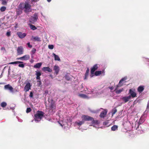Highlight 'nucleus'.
Listing matches in <instances>:
<instances>
[{
	"label": "nucleus",
	"mask_w": 149,
	"mask_h": 149,
	"mask_svg": "<svg viewBox=\"0 0 149 149\" xmlns=\"http://www.w3.org/2000/svg\"><path fill=\"white\" fill-rule=\"evenodd\" d=\"M80 87L81 88V91H84L87 94H94L95 93H97L96 91H95L94 89H91L90 88H88L87 87H86L85 88H84V87L83 84H82L81 85Z\"/></svg>",
	"instance_id": "1"
},
{
	"label": "nucleus",
	"mask_w": 149,
	"mask_h": 149,
	"mask_svg": "<svg viewBox=\"0 0 149 149\" xmlns=\"http://www.w3.org/2000/svg\"><path fill=\"white\" fill-rule=\"evenodd\" d=\"M44 113L42 111H38L37 113L34 115V119L36 123L40 121L43 117Z\"/></svg>",
	"instance_id": "2"
},
{
	"label": "nucleus",
	"mask_w": 149,
	"mask_h": 149,
	"mask_svg": "<svg viewBox=\"0 0 149 149\" xmlns=\"http://www.w3.org/2000/svg\"><path fill=\"white\" fill-rule=\"evenodd\" d=\"M81 120H78L76 121L74 124V125L76 128L79 130H81L82 128L81 126L84 124V123Z\"/></svg>",
	"instance_id": "3"
},
{
	"label": "nucleus",
	"mask_w": 149,
	"mask_h": 149,
	"mask_svg": "<svg viewBox=\"0 0 149 149\" xmlns=\"http://www.w3.org/2000/svg\"><path fill=\"white\" fill-rule=\"evenodd\" d=\"M93 119V118L87 115H84L81 116V120L82 121H83V122L84 124L86 121L92 120Z\"/></svg>",
	"instance_id": "4"
},
{
	"label": "nucleus",
	"mask_w": 149,
	"mask_h": 149,
	"mask_svg": "<svg viewBox=\"0 0 149 149\" xmlns=\"http://www.w3.org/2000/svg\"><path fill=\"white\" fill-rule=\"evenodd\" d=\"M129 96H130V98H134L137 97V94L136 92V90L134 89H131L129 90L128 93Z\"/></svg>",
	"instance_id": "5"
},
{
	"label": "nucleus",
	"mask_w": 149,
	"mask_h": 149,
	"mask_svg": "<svg viewBox=\"0 0 149 149\" xmlns=\"http://www.w3.org/2000/svg\"><path fill=\"white\" fill-rule=\"evenodd\" d=\"M38 19V13H34L33 15L31 16V18L29 19V22L33 23L34 22H36L37 19Z\"/></svg>",
	"instance_id": "6"
},
{
	"label": "nucleus",
	"mask_w": 149,
	"mask_h": 149,
	"mask_svg": "<svg viewBox=\"0 0 149 149\" xmlns=\"http://www.w3.org/2000/svg\"><path fill=\"white\" fill-rule=\"evenodd\" d=\"M31 5L28 2H26L24 3V9H25L24 11L28 12H31Z\"/></svg>",
	"instance_id": "7"
},
{
	"label": "nucleus",
	"mask_w": 149,
	"mask_h": 149,
	"mask_svg": "<svg viewBox=\"0 0 149 149\" xmlns=\"http://www.w3.org/2000/svg\"><path fill=\"white\" fill-rule=\"evenodd\" d=\"M131 99L130 96H122L120 98V100L124 103L127 102Z\"/></svg>",
	"instance_id": "8"
},
{
	"label": "nucleus",
	"mask_w": 149,
	"mask_h": 149,
	"mask_svg": "<svg viewBox=\"0 0 149 149\" xmlns=\"http://www.w3.org/2000/svg\"><path fill=\"white\" fill-rule=\"evenodd\" d=\"M31 40L33 42H40L41 41L40 38L38 36H31Z\"/></svg>",
	"instance_id": "9"
},
{
	"label": "nucleus",
	"mask_w": 149,
	"mask_h": 149,
	"mask_svg": "<svg viewBox=\"0 0 149 149\" xmlns=\"http://www.w3.org/2000/svg\"><path fill=\"white\" fill-rule=\"evenodd\" d=\"M4 89L5 90H8L11 93L14 92L13 88L9 84L6 85L4 86Z\"/></svg>",
	"instance_id": "10"
},
{
	"label": "nucleus",
	"mask_w": 149,
	"mask_h": 149,
	"mask_svg": "<svg viewBox=\"0 0 149 149\" xmlns=\"http://www.w3.org/2000/svg\"><path fill=\"white\" fill-rule=\"evenodd\" d=\"M127 79V77H125L122 78L119 81L118 84L117 85V87L121 86L123 83L125 82V80Z\"/></svg>",
	"instance_id": "11"
},
{
	"label": "nucleus",
	"mask_w": 149,
	"mask_h": 149,
	"mask_svg": "<svg viewBox=\"0 0 149 149\" xmlns=\"http://www.w3.org/2000/svg\"><path fill=\"white\" fill-rule=\"evenodd\" d=\"M56 108V104L55 102L53 100H52L50 106H49V109L50 110L53 111Z\"/></svg>",
	"instance_id": "12"
},
{
	"label": "nucleus",
	"mask_w": 149,
	"mask_h": 149,
	"mask_svg": "<svg viewBox=\"0 0 149 149\" xmlns=\"http://www.w3.org/2000/svg\"><path fill=\"white\" fill-rule=\"evenodd\" d=\"M17 35L20 38L22 39L24 38L26 36V34L25 33L18 32L17 33Z\"/></svg>",
	"instance_id": "13"
},
{
	"label": "nucleus",
	"mask_w": 149,
	"mask_h": 149,
	"mask_svg": "<svg viewBox=\"0 0 149 149\" xmlns=\"http://www.w3.org/2000/svg\"><path fill=\"white\" fill-rule=\"evenodd\" d=\"M17 51L18 55L22 54L23 53V49L22 46L18 47L17 49Z\"/></svg>",
	"instance_id": "14"
},
{
	"label": "nucleus",
	"mask_w": 149,
	"mask_h": 149,
	"mask_svg": "<svg viewBox=\"0 0 149 149\" xmlns=\"http://www.w3.org/2000/svg\"><path fill=\"white\" fill-rule=\"evenodd\" d=\"M31 87V84L30 83H27L24 87V91L26 92L28 91L30 89Z\"/></svg>",
	"instance_id": "15"
},
{
	"label": "nucleus",
	"mask_w": 149,
	"mask_h": 149,
	"mask_svg": "<svg viewBox=\"0 0 149 149\" xmlns=\"http://www.w3.org/2000/svg\"><path fill=\"white\" fill-rule=\"evenodd\" d=\"M53 70L55 71L54 74L57 75L58 74L59 71V67L58 66L56 65L53 67Z\"/></svg>",
	"instance_id": "16"
},
{
	"label": "nucleus",
	"mask_w": 149,
	"mask_h": 149,
	"mask_svg": "<svg viewBox=\"0 0 149 149\" xmlns=\"http://www.w3.org/2000/svg\"><path fill=\"white\" fill-rule=\"evenodd\" d=\"M98 68L97 65L95 64L91 69V73L92 74H93L95 71L97 70Z\"/></svg>",
	"instance_id": "17"
},
{
	"label": "nucleus",
	"mask_w": 149,
	"mask_h": 149,
	"mask_svg": "<svg viewBox=\"0 0 149 149\" xmlns=\"http://www.w3.org/2000/svg\"><path fill=\"white\" fill-rule=\"evenodd\" d=\"M119 87H117L116 86L114 91H115V93L117 94H119L121 93L123 91V88L120 89H118V88Z\"/></svg>",
	"instance_id": "18"
},
{
	"label": "nucleus",
	"mask_w": 149,
	"mask_h": 149,
	"mask_svg": "<svg viewBox=\"0 0 149 149\" xmlns=\"http://www.w3.org/2000/svg\"><path fill=\"white\" fill-rule=\"evenodd\" d=\"M42 70L45 72L47 71L49 72H51L52 71V69L48 67H44L42 68Z\"/></svg>",
	"instance_id": "19"
},
{
	"label": "nucleus",
	"mask_w": 149,
	"mask_h": 149,
	"mask_svg": "<svg viewBox=\"0 0 149 149\" xmlns=\"http://www.w3.org/2000/svg\"><path fill=\"white\" fill-rule=\"evenodd\" d=\"M107 112V111L106 110H105L102 111L100 115V116L101 118H104L106 115Z\"/></svg>",
	"instance_id": "20"
},
{
	"label": "nucleus",
	"mask_w": 149,
	"mask_h": 149,
	"mask_svg": "<svg viewBox=\"0 0 149 149\" xmlns=\"http://www.w3.org/2000/svg\"><path fill=\"white\" fill-rule=\"evenodd\" d=\"M35 74L36 75V79L38 80H40V76L41 75V73L39 71H36Z\"/></svg>",
	"instance_id": "21"
},
{
	"label": "nucleus",
	"mask_w": 149,
	"mask_h": 149,
	"mask_svg": "<svg viewBox=\"0 0 149 149\" xmlns=\"http://www.w3.org/2000/svg\"><path fill=\"white\" fill-rule=\"evenodd\" d=\"M89 69L88 68L87 69V70L86 71V73L85 74L84 77V80H86V79H87V78L88 76V73H89Z\"/></svg>",
	"instance_id": "22"
},
{
	"label": "nucleus",
	"mask_w": 149,
	"mask_h": 149,
	"mask_svg": "<svg viewBox=\"0 0 149 149\" xmlns=\"http://www.w3.org/2000/svg\"><path fill=\"white\" fill-rule=\"evenodd\" d=\"M22 60H27L30 58V56L29 55H26L21 57Z\"/></svg>",
	"instance_id": "23"
},
{
	"label": "nucleus",
	"mask_w": 149,
	"mask_h": 149,
	"mask_svg": "<svg viewBox=\"0 0 149 149\" xmlns=\"http://www.w3.org/2000/svg\"><path fill=\"white\" fill-rule=\"evenodd\" d=\"M42 65V63H38L34 65L33 67L35 68H39L41 67Z\"/></svg>",
	"instance_id": "24"
},
{
	"label": "nucleus",
	"mask_w": 149,
	"mask_h": 149,
	"mask_svg": "<svg viewBox=\"0 0 149 149\" xmlns=\"http://www.w3.org/2000/svg\"><path fill=\"white\" fill-rule=\"evenodd\" d=\"M52 55H53V56L54 57L55 60L58 61H61L60 59L59 58V56L58 55L56 54H55L54 53H53Z\"/></svg>",
	"instance_id": "25"
},
{
	"label": "nucleus",
	"mask_w": 149,
	"mask_h": 149,
	"mask_svg": "<svg viewBox=\"0 0 149 149\" xmlns=\"http://www.w3.org/2000/svg\"><path fill=\"white\" fill-rule=\"evenodd\" d=\"M92 124L93 126H95V125H97L99 124V121L97 120H95L93 118V120H92Z\"/></svg>",
	"instance_id": "26"
},
{
	"label": "nucleus",
	"mask_w": 149,
	"mask_h": 149,
	"mask_svg": "<svg viewBox=\"0 0 149 149\" xmlns=\"http://www.w3.org/2000/svg\"><path fill=\"white\" fill-rule=\"evenodd\" d=\"M145 120L143 117H141L139 120L138 121L137 120L138 123H139V124L140 125L141 124L143 123L145 121Z\"/></svg>",
	"instance_id": "27"
},
{
	"label": "nucleus",
	"mask_w": 149,
	"mask_h": 149,
	"mask_svg": "<svg viewBox=\"0 0 149 149\" xmlns=\"http://www.w3.org/2000/svg\"><path fill=\"white\" fill-rule=\"evenodd\" d=\"M144 90L143 86H139L137 89L138 91L140 93H141Z\"/></svg>",
	"instance_id": "28"
},
{
	"label": "nucleus",
	"mask_w": 149,
	"mask_h": 149,
	"mask_svg": "<svg viewBox=\"0 0 149 149\" xmlns=\"http://www.w3.org/2000/svg\"><path fill=\"white\" fill-rule=\"evenodd\" d=\"M78 96L83 98L84 99H88V97L86 95L84 94H79L78 95Z\"/></svg>",
	"instance_id": "29"
},
{
	"label": "nucleus",
	"mask_w": 149,
	"mask_h": 149,
	"mask_svg": "<svg viewBox=\"0 0 149 149\" xmlns=\"http://www.w3.org/2000/svg\"><path fill=\"white\" fill-rule=\"evenodd\" d=\"M29 26L31 29L33 30H35L37 29V28L34 25L31 24H29Z\"/></svg>",
	"instance_id": "30"
},
{
	"label": "nucleus",
	"mask_w": 149,
	"mask_h": 149,
	"mask_svg": "<svg viewBox=\"0 0 149 149\" xmlns=\"http://www.w3.org/2000/svg\"><path fill=\"white\" fill-rule=\"evenodd\" d=\"M111 129L112 131H116L118 129V126L117 125H114L111 127Z\"/></svg>",
	"instance_id": "31"
},
{
	"label": "nucleus",
	"mask_w": 149,
	"mask_h": 149,
	"mask_svg": "<svg viewBox=\"0 0 149 149\" xmlns=\"http://www.w3.org/2000/svg\"><path fill=\"white\" fill-rule=\"evenodd\" d=\"M140 124L138 123L137 120L135 123V127L134 129H136V130H139V126Z\"/></svg>",
	"instance_id": "32"
},
{
	"label": "nucleus",
	"mask_w": 149,
	"mask_h": 149,
	"mask_svg": "<svg viewBox=\"0 0 149 149\" xmlns=\"http://www.w3.org/2000/svg\"><path fill=\"white\" fill-rule=\"evenodd\" d=\"M22 63H23V62L20 61H17L10 63V64H16Z\"/></svg>",
	"instance_id": "33"
},
{
	"label": "nucleus",
	"mask_w": 149,
	"mask_h": 149,
	"mask_svg": "<svg viewBox=\"0 0 149 149\" xmlns=\"http://www.w3.org/2000/svg\"><path fill=\"white\" fill-rule=\"evenodd\" d=\"M65 79L68 81L70 80L71 79L70 76L68 74L65 75Z\"/></svg>",
	"instance_id": "34"
},
{
	"label": "nucleus",
	"mask_w": 149,
	"mask_h": 149,
	"mask_svg": "<svg viewBox=\"0 0 149 149\" xmlns=\"http://www.w3.org/2000/svg\"><path fill=\"white\" fill-rule=\"evenodd\" d=\"M101 74V71H97L95 72V74L96 76H98Z\"/></svg>",
	"instance_id": "35"
},
{
	"label": "nucleus",
	"mask_w": 149,
	"mask_h": 149,
	"mask_svg": "<svg viewBox=\"0 0 149 149\" xmlns=\"http://www.w3.org/2000/svg\"><path fill=\"white\" fill-rule=\"evenodd\" d=\"M109 123L108 121H106L103 122V125H104L106 126L107 127H108L109 125Z\"/></svg>",
	"instance_id": "36"
},
{
	"label": "nucleus",
	"mask_w": 149,
	"mask_h": 149,
	"mask_svg": "<svg viewBox=\"0 0 149 149\" xmlns=\"http://www.w3.org/2000/svg\"><path fill=\"white\" fill-rule=\"evenodd\" d=\"M6 7L5 6H2L0 10L1 12H4L6 10Z\"/></svg>",
	"instance_id": "37"
},
{
	"label": "nucleus",
	"mask_w": 149,
	"mask_h": 149,
	"mask_svg": "<svg viewBox=\"0 0 149 149\" xmlns=\"http://www.w3.org/2000/svg\"><path fill=\"white\" fill-rule=\"evenodd\" d=\"M7 105L6 103L5 102H3L1 104V106L3 107H5Z\"/></svg>",
	"instance_id": "38"
},
{
	"label": "nucleus",
	"mask_w": 149,
	"mask_h": 149,
	"mask_svg": "<svg viewBox=\"0 0 149 149\" xmlns=\"http://www.w3.org/2000/svg\"><path fill=\"white\" fill-rule=\"evenodd\" d=\"M19 9L21 10H23L24 8L23 7V3H20L19 6Z\"/></svg>",
	"instance_id": "39"
},
{
	"label": "nucleus",
	"mask_w": 149,
	"mask_h": 149,
	"mask_svg": "<svg viewBox=\"0 0 149 149\" xmlns=\"http://www.w3.org/2000/svg\"><path fill=\"white\" fill-rule=\"evenodd\" d=\"M117 111V110L116 108H115L114 109H113L112 110V115L115 114L116 112Z\"/></svg>",
	"instance_id": "40"
},
{
	"label": "nucleus",
	"mask_w": 149,
	"mask_h": 149,
	"mask_svg": "<svg viewBox=\"0 0 149 149\" xmlns=\"http://www.w3.org/2000/svg\"><path fill=\"white\" fill-rule=\"evenodd\" d=\"M36 49L35 48H33L31 50V54H34L36 52Z\"/></svg>",
	"instance_id": "41"
},
{
	"label": "nucleus",
	"mask_w": 149,
	"mask_h": 149,
	"mask_svg": "<svg viewBox=\"0 0 149 149\" xmlns=\"http://www.w3.org/2000/svg\"><path fill=\"white\" fill-rule=\"evenodd\" d=\"M19 64L18 65V66L19 67H21L23 68L24 67V65L23 64V63H19Z\"/></svg>",
	"instance_id": "42"
},
{
	"label": "nucleus",
	"mask_w": 149,
	"mask_h": 149,
	"mask_svg": "<svg viewBox=\"0 0 149 149\" xmlns=\"http://www.w3.org/2000/svg\"><path fill=\"white\" fill-rule=\"evenodd\" d=\"M31 111V109L30 107H29L27 108L26 110V112L27 113H29Z\"/></svg>",
	"instance_id": "43"
},
{
	"label": "nucleus",
	"mask_w": 149,
	"mask_h": 149,
	"mask_svg": "<svg viewBox=\"0 0 149 149\" xmlns=\"http://www.w3.org/2000/svg\"><path fill=\"white\" fill-rule=\"evenodd\" d=\"M54 46L53 45H48V48L49 49H53Z\"/></svg>",
	"instance_id": "44"
},
{
	"label": "nucleus",
	"mask_w": 149,
	"mask_h": 149,
	"mask_svg": "<svg viewBox=\"0 0 149 149\" xmlns=\"http://www.w3.org/2000/svg\"><path fill=\"white\" fill-rule=\"evenodd\" d=\"M108 88L110 89V90H111L110 91L111 92H112V90H113L114 89V87L113 86H109L108 87Z\"/></svg>",
	"instance_id": "45"
},
{
	"label": "nucleus",
	"mask_w": 149,
	"mask_h": 149,
	"mask_svg": "<svg viewBox=\"0 0 149 149\" xmlns=\"http://www.w3.org/2000/svg\"><path fill=\"white\" fill-rule=\"evenodd\" d=\"M1 50L3 51V53H4L6 51L5 48L4 47H2L1 48Z\"/></svg>",
	"instance_id": "46"
},
{
	"label": "nucleus",
	"mask_w": 149,
	"mask_h": 149,
	"mask_svg": "<svg viewBox=\"0 0 149 149\" xmlns=\"http://www.w3.org/2000/svg\"><path fill=\"white\" fill-rule=\"evenodd\" d=\"M11 35L10 31H8L6 33V35L8 37H9Z\"/></svg>",
	"instance_id": "47"
},
{
	"label": "nucleus",
	"mask_w": 149,
	"mask_h": 149,
	"mask_svg": "<svg viewBox=\"0 0 149 149\" xmlns=\"http://www.w3.org/2000/svg\"><path fill=\"white\" fill-rule=\"evenodd\" d=\"M38 83V85L39 86L41 84V82L40 81V80H38L37 81Z\"/></svg>",
	"instance_id": "48"
},
{
	"label": "nucleus",
	"mask_w": 149,
	"mask_h": 149,
	"mask_svg": "<svg viewBox=\"0 0 149 149\" xmlns=\"http://www.w3.org/2000/svg\"><path fill=\"white\" fill-rule=\"evenodd\" d=\"M16 118L18 120L19 122H22L23 120L22 119H20L18 116H17Z\"/></svg>",
	"instance_id": "49"
},
{
	"label": "nucleus",
	"mask_w": 149,
	"mask_h": 149,
	"mask_svg": "<svg viewBox=\"0 0 149 149\" xmlns=\"http://www.w3.org/2000/svg\"><path fill=\"white\" fill-rule=\"evenodd\" d=\"M27 45L28 47L29 48H31L32 47V45H31L29 42H28L27 43Z\"/></svg>",
	"instance_id": "50"
},
{
	"label": "nucleus",
	"mask_w": 149,
	"mask_h": 149,
	"mask_svg": "<svg viewBox=\"0 0 149 149\" xmlns=\"http://www.w3.org/2000/svg\"><path fill=\"white\" fill-rule=\"evenodd\" d=\"M29 96L31 97H33V93L32 91L30 92Z\"/></svg>",
	"instance_id": "51"
},
{
	"label": "nucleus",
	"mask_w": 149,
	"mask_h": 149,
	"mask_svg": "<svg viewBox=\"0 0 149 149\" xmlns=\"http://www.w3.org/2000/svg\"><path fill=\"white\" fill-rule=\"evenodd\" d=\"M34 60H33V59H31L30 60V62L31 63H33V62H34Z\"/></svg>",
	"instance_id": "52"
},
{
	"label": "nucleus",
	"mask_w": 149,
	"mask_h": 149,
	"mask_svg": "<svg viewBox=\"0 0 149 149\" xmlns=\"http://www.w3.org/2000/svg\"><path fill=\"white\" fill-rule=\"evenodd\" d=\"M48 93V91L47 90H45V94H47Z\"/></svg>",
	"instance_id": "53"
},
{
	"label": "nucleus",
	"mask_w": 149,
	"mask_h": 149,
	"mask_svg": "<svg viewBox=\"0 0 149 149\" xmlns=\"http://www.w3.org/2000/svg\"><path fill=\"white\" fill-rule=\"evenodd\" d=\"M17 60H22V58H21V57L17 58Z\"/></svg>",
	"instance_id": "54"
},
{
	"label": "nucleus",
	"mask_w": 149,
	"mask_h": 149,
	"mask_svg": "<svg viewBox=\"0 0 149 149\" xmlns=\"http://www.w3.org/2000/svg\"><path fill=\"white\" fill-rule=\"evenodd\" d=\"M31 57L32 58V59H33V55H34V54H31Z\"/></svg>",
	"instance_id": "55"
},
{
	"label": "nucleus",
	"mask_w": 149,
	"mask_h": 149,
	"mask_svg": "<svg viewBox=\"0 0 149 149\" xmlns=\"http://www.w3.org/2000/svg\"><path fill=\"white\" fill-rule=\"evenodd\" d=\"M39 0H31V1L32 2H34V1H37Z\"/></svg>",
	"instance_id": "56"
},
{
	"label": "nucleus",
	"mask_w": 149,
	"mask_h": 149,
	"mask_svg": "<svg viewBox=\"0 0 149 149\" xmlns=\"http://www.w3.org/2000/svg\"><path fill=\"white\" fill-rule=\"evenodd\" d=\"M94 127H96V128H99L98 125H95V126H94Z\"/></svg>",
	"instance_id": "57"
},
{
	"label": "nucleus",
	"mask_w": 149,
	"mask_h": 149,
	"mask_svg": "<svg viewBox=\"0 0 149 149\" xmlns=\"http://www.w3.org/2000/svg\"><path fill=\"white\" fill-rule=\"evenodd\" d=\"M3 72H2L1 73V75L0 76V78H1L2 77V74H3Z\"/></svg>",
	"instance_id": "58"
},
{
	"label": "nucleus",
	"mask_w": 149,
	"mask_h": 149,
	"mask_svg": "<svg viewBox=\"0 0 149 149\" xmlns=\"http://www.w3.org/2000/svg\"><path fill=\"white\" fill-rule=\"evenodd\" d=\"M52 0H47V1L48 2H50Z\"/></svg>",
	"instance_id": "59"
},
{
	"label": "nucleus",
	"mask_w": 149,
	"mask_h": 149,
	"mask_svg": "<svg viewBox=\"0 0 149 149\" xmlns=\"http://www.w3.org/2000/svg\"><path fill=\"white\" fill-rule=\"evenodd\" d=\"M41 15L42 16H43V15H42V13H41Z\"/></svg>",
	"instance_id": "60"
},
{
	"label": "nucleus",
	"mask_w": 149,
	"mask_h": 149,
	"mask_svg": "<svg viewBox=\"0 0 149 149\" xmlns=\"http://www.w3.org/2000/svg\"><path fill=\"white\" fill-rule=\"evenodd\" d=\"M33 120H32V121H31V122H33Z\"/></svg>",
	"instance_id": "61"
},
{
	"label": "nucleus",
	"mask_w": 149,
	"mask_h": 149,
	"mask_svg": "<svg viewBox=\"0 0 149 149\" xmlns=\"http://www.w3.org/2000/svg\"><path fill=\"white\" fill-rule=\"evenodd\" d=\"M10 109H13V108H10Z\"/></svg>",
	"instance_id": "62"
},
{
	"label": "nucleus",
	"mask_w": 149,
	"mask_h": 149,
	"mask_svg": "<svg viewBox=\"0 0 149 149\" xmlns=\"http://www.w3.org/2000/svg\"><path fill=\"white\" fill-rule=\"evenodd\" d=\"M50 76H51V77H52V75H50Z\"/></svg>",
	"instance_id": "63"
},
{
	"label": "nucleus",
	"mask_w": 149,
	"mask_h": 149,
	"mask_svg": "<svg viewBox=\"0 0 149 149\" xmlns=\"http://www.w3.org/2000/svg\"><path fill=\"white\" fill-rule=\"evenodd\" d=\"M9 74V71H8V74Z\"/></svg>",
	"instance_id": "64"
}]
</instances>
